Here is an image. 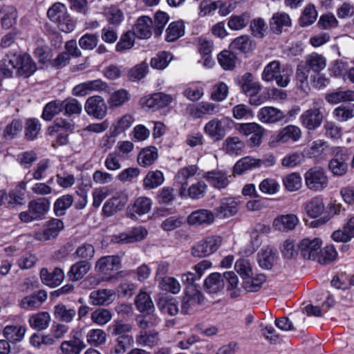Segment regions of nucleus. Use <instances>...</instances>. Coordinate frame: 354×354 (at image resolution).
<instances>
[{"mask_svg":"<svg viewBox=\"0 0 354 354\" xmlns=\"http://www.w3.org/2000/svg\"><path fill=\"white\" fill-rule=\"evenodd\" d=\"M0 70L7 77H11L15 70L18 75L28 77L36 71V65L29 55L10 53L3 59Z\"/></svg>","mask_w":354,"mask_h":354,"instance_id":"obj_1","label":"nucleus"},{"mask_svg":"<svg viewBox=\"0 0 354 354\" xmlns=\"http://www.w3.org/2000/svg\"><path fill=\"white\" fill-rule=\"evenodd\" d=\"M48 18L57 24L59 28L64 32H72L75 26V23L73 21L67 13V9L64 4L57 2L55 3L47 12Z\"/></svg>","mask_w":354,"mask_h":354,"instance_id":"obj_2","label":"nucleus"},{"mask_svg":"<svg viewBox=\"0 0 354 354\" xmlns=\"http://www.w3.org/2000/svg\"><path fill=\"white\" fill-rule=\"evenodd\" d=\"M324 120V102L315 99L313 107L305 111L300 116L301 124L308 130H315L319 127Z\"/></svg>","mask_w":354,"mask_h":354,"instance_id":"obj_3","label":"nucleus"},{"mask_svg":"<svg viewBox=\"0 0 354 354\" xmlns=\"http://www.w3.org/2000/svg\"><path fill=\"white\" fill-rule=\"evenodd\" d=\"M290 75L283 68L281 71V64L279 61H272L268 64L262 73V80L270 82L275 80L280 87H286L290 82Z\"/></svg>","mask_w":354,"mask_h":354,"instance_id":"obj_4","label":"nucleus"},{"mask_svg":"<svg viewBox=\"0 0 354 354\" xmlns=\"http://www.w3.org/2000/svg\"><path fill=\"white\" fill-rule=\"evenodd\" d=\"M304 180L306 187L315 192H320L328 185L326 171L319 167L309 169L304 174Z\"/></svg>","mask_w":354,"mask_h":354,"instance_id":"obj_5","label":"nucleus"},{"mask_svg":"<svg viewBox=\"0 0 354 354\" xmlns=\"http://www.w3.org/2000/svg\"><path fill=\"white\" fill-rule=\"evenodd\" d=\"M333 158L328 163V169L334 176H342L348 168V153L344 148L336 147L332 149Z\"/></svg>","mask_w":354,"mask_h":354,"instance_id":"obj_6","label":"nucleus"},{"mask_svg":"<svg viewBox=\"0 0 354 354\" xmlns=\"http://www.w3.org/2000/svg\"><path fill=\"white\" fill-rule=\"evenodd\" d=\"M223 238L218 235H211L200 241L192 248V254L196 257H204L215 252L221 245Z\"/></svg>","mask_w":354,"mask_h":354,"instance_id":"obj_7","label":"nucleus"},{"mask_svg":"<svg viewBox=\"0 0 354 354\" xmlns=\"http://www.w3.org/2000/svg\"><path fill=\"white\" fill-rule=\"evenodd\" d=\"M322 245V241L319 238H305L298 243L301 256L307 260H317Z\"/></svg>","mask_w":354,"mask_h":354,"instance_id":"obj_8","label":"nucleus"},{"mask_svg":"<svg viewBox=\"0 0 354 354\" xmlns=\"http://www.w3.org/2000/svg\"><path fill=\"white\" fill-rule=\"evenodd\" d=\"M84 109L88 115L101 120L106 115L107 106L102 97L94 95L86 100Z\"/></svg>","mask_w":354,"mask_h":354,"instance_id":"obj_9","label":"nucleus"},{"mask_svg":"<svg viewBox=\"0 0 354 354\" xmlns=\"http://www.w3.org/2000/svg\"><path fill=\"white\" fill-rule=\"evenodd\" d=\"M239 131L246 136H250L249 145L252 147L259 146L262 142V138L264 135V129L256 122L243 123L238 127Z\"/></svg>","mask_w":354,"mask_h":354,"instance_id":"obj_10","label":"nucleus"},{"mask_svg":"<svg viewBox=\"0 0 354 354\" xmlns=\"http://www.w3.org/2000/svg\"><path fill=\"white\" fill-rule=\"evenodd\" d=\"M121 267L120 259L118 256H105L101 257L95 265L96 269L104 275H109L107 280H111L113 276L111 272L118 271Z\"/></svg>","mask_w":354,"mask_h":354,"instance_id":"obj_11","label":"nucleus"},{"mask_svg":"<svg viewBox=\"0 0 354 354\" xmlns=\"http://www.w3.org/2000/svg\"><path fill=\"white\" fill-rule=\"evenodd\" d=\"M129 201L128 195L123 192L117 193L115 196L106 201L103 207V214L106 216H111L122 210Z\"/></svg>","mask_w":354,"mask_h":354,"instance_id":"obj_12","label":"nucleus"},{"mask_svg":"<svg viewBox=\"0 0 354 354\" xmlns=\"http://www.w3.org/2000/svg\"><path fill=\"white\" fill-rule=\"evenodd\" d=\"M236 82L240 86L242 93L246 95L259 94L261 89V86L255 81L251 73H245L243 75L238 76L236 78Z\"/></svg>","mask_w":354,"mask_h":354,"instance_id":"obj_13","label":"nucleus"},{"mask_svg":"<svg viewBox=\"0 0 354 354\" xmlns=\"http://www.w3.org/2000/svg\"><path fill=\"white\" fill-rule=\"evenodd\" d=\"M107 87V84L100 79L87 81L75 86L73 89V95L75 96H84L92 91H105Z\"/></svg>","mask_w":354,"mask_h":354,"instance_id":"obj_14","label":"nucleus"},{"mask_svg":"<svg viewBox=\"0 0 354 354\" xmlns=\"http://www.w3.org/2000/svg\"><path fill=\"white\" fill-rule=\"evenodd\" d=\"M239 202L234 198H223L220 205L215 208V213L219 218H224L235 215L238 212Z\"/></svg>","mask_w":354,"mask_h":354,"instance_id":"obj_15","label":"nucleus"},{"mask_svg":"<svg viewBox=\"0 0 354 354\" xmlns=\"http://www.w3.org/2000/svg\"><path fill=\"white\" fill-rule=\"evenodd\" d=\"M257 118L262 123L274 124L283 120L285 114L274 106H264L259 110Z\"/></svg>","mask_w":354,"mask_h":354,"instance_id":"obj_16","label":"nucleus"},{"mask_svg":"<svg viewBox=\"0 0 354 354\" xmlns=\"http://www.w3.org/2000/svg\"><path fill=\"white\" fill-rule=\"evenodd\" d=\"M198 171L196 165H189L180 169L175 176L176 183L180 185L179 194L181 196H187V180L193 177Z\"/></svg>","mask_w":354,"mask_h":354,"instance_id":"obj_17","label":"nucleus"},{"mask_svg":"<svg viewBox=\"0 0 354 354\" xmlns=\"http://www.w3.org/2000/svg\"><path fill=\"white\" fill-rule=\"evenodd\" d=\"M187 221L190 225H210L214 221V214L209 209H200L192 212Z\"/></svg>","mask_w":354,"mask_h":354,"instance_id":"obj_18","label":"nucleus"},{"mask_svg":"<svg viewBox=\"0 0 354 354\" xmlns=\"http://www.w3.org/2000/svg\"><path fill=\"white\" fill-rule=\"evenodd\" d=\"M204 131L214 141L221 140L226 134L225 121L214 118L205 125Z\"/></svg>","mask_w":354,"mask_h":354,"instance_id":"obj_19","label":"nucleus"},{"mask_svg":"<svg viewBox=\"0 0 354 354\" xmlns=\"http://www.w3.org/2000/svg\"><path fill=\"white\" fill-rule=\"evenodd\" d=\"M153 21L147 16H142L138 19L132 33L139 39L149 38L152 34Z\"/></svg>","mask_w":354,"mask_h":354,"instance_id":"obj_20","label":"nucleus"},{"mask_svg":"<svg viewBox=\"0 0 354 354\" xmlns=\"http://www.w3.org/2000/svg\"><path fill=\"white\" fill-rule=\"evenodd\" d=\"M89 299L94 306H104L112 303L115 299V292L110 289H100L92 291Z\"/></svg>","mask_w":354,"mask_h":354,"instance_id":"obj_21","label":"nucleus"},{"mask_svg":"<svg viewBox=\"0 0 354 354\" xmlns=\"http://www.w3.org/2000/svg\"><path fill=\"white\" fill-rule=\"evenodd\" d=\"M277 258V250L268 245L262 248L258 253L259 265L261 268L266 270L272 268Z\"/></svg>","mask_w":354,"mask_h":354,"instance_id":"obj_22","label":"nucleus"},{"mask_svg":"<svg viewBox=\"0 0 354 354\" xmlns=\"http://www.w3.org/2000/svg\"><path fill=\"white\" fill-rule=\"evenodd\" d=\"M218 106L207 102H201L191 105L188 110L189 115L194 118H201L205 115H212L217 112Z\"/></svg>","mask_w":354,"mask_h":354,"instance_id":"obj_23","label":"nucleus"},{"mask_svg":"<svg viewBox=\"0 0 354 354\" xmlns=\"http://www.w3.org/2000/svg\"><path fill=\"white\" fill-rule=\"evenodd\" d=\"M78 333L75 335L69 340L64 341L60 346V349L64 354H80L86 348V344L78 337Z\"/></svg>","mask_w":354,"mask_h":354,"instance_id":"obj_24","label":"nucleus"},{"mask_svg":"<svg viewBox=\"0 0 354 354\" xmlns=\"http://www.w3.org/2000/svg\"><path fill=\"white\" fill-rule=\"evenodd\" d=\"M225 286V275L218 272L209 274L204 281V288L209 293L221 291Z\"/></svg>","mask_w":354,"mask_h":354,"instance_id":"obj_25","label":"nucleus"},{"mask_svg":"<svg viewBox=\"0 0 354 354\" xmlns=\"http://www.w3.org/2000/svg\"><path fill=\"white\" fill-rule=\"evenodd\" d=\"M301 137V129L295 125H288L282 129L277 134L276 140L277 142L286 143L288 142H297Z\"/></svg>","mask_w":354,"mask_h":354,"instance_id":"obj_26","label":"nucleus"},{"mask_svg":"<svg viewBox=\"0 0 354 354\" xmlns=\"http://www.w3.org/2000/svg\"><path fill=\"white\" fill-rule=\"evenodd\" d=\"M298 222L299 219L295 214H286L275 218L272 225L279 231H290L295 229Z\"/></svg>","mask_w":354,"mask_h":354,"instance_id":"obj_27","label":"nucleus"},{"mask_svg":"<svg viewBox=\"0 0 354 354\" xmlns=\"http://www.w3.org/2000/svg\"><path fill=\"white\" fill-rule=\"evenodd\" d=\"M290 25L291 19L285 12L274 13L270 21V30L276 34H280L283 27H289Z\"/></svg>","mask_w":354,"mask_h":354,"instance_id":"obj_28","label":"nucleus"},{"mask_svg":"<svg viewBox=\"0 0 354 354\" xmlns=\"http://www.w3.org/2000/svg\"><path fill=\"white\" fill-rule=\"evenodd\" d=\"M245 148V143L238 137H227L223 143L222 149L229 155H240Z\"/></svg>","mask_w":354,"mask_h":354,"instance_id":"obj_29","label":"nucleus"},{"mask_svg":"<svg viewBox=\"0 0 354 354\" xmlns=\"http://www.w3.org/2000/svg\"><path fill=\"white\" fill-rule=\"evenodd\" d=\"M158 156V149L155 147H149L140 151L137 160L140 166L147 167L154 163Z\"/></svg>","mask_w":354,"mask_h":354,"instance_id":"obj_30","label":"nucleus"},{"mask_svg":"<svg viewBox=\"0 0 354 354\" xmlns=\"http://www.w3.org/2000/svg\"><path fill=\"white\" fill-rule=\"evenodd\" d=\"M91 264L86 261H80L73 264L68 272V278L73 281L82 279L90 270Z\"/></svg>","mask_w":354,"mask_h":354,"instance_id":"obj_31","label":"nucleus"},{"mask_svg":"<svg viewBox=\"0 0 354 354\" xmlns=\"http://www.w3.org/2000/svg\"><path fill=\"white\" fill-rule=\"evenodd\" d=\"M325 100L331 104L354 101V91H337L327 93Z\"/></svg>","mask_w":354,"mask_h":354,"instance_id":"obj_32","label":"nucleus"},{"mask_svg":"<svg viewBox=\"0 0 354 354\" xmlns=\"http://www.w3.org/2000/svg\"><path fill=\"white\" fill-rule=\"evenodd\" d=\"M164 180V175L161 171H149L143 179V187L146 189H155L160 186Z\"/></svg>","mask_w":354,"mask_h":354,"instance_id":"obj_33","label":"nucleus"},{"mask_svg":"<svg viewBox=\"0 0 354 354\" xmlns=\"http://www.w3.org/2000/svg\"><path fill=\"white\" fill-rule=\"evenodd\" d=\"M326 66L325 57L317 53H312L306 57V66L309 70H312L315 73H319Z\"/></svg>","mask_w":354,"mask_h":354,"instance_id":"obj_34","label":"nucleus"},{"mask_svg":"<svg viewBox=\"0 0 354 354\" xmlns=\"http://www.w3.org/2000/svg\"><path fill=\"white\" fill-rule=\"evenodd\" d=\"M25 333L26 328L21 326H6L3 330V335L6 340L12 343L21 342Z\"/></svg>","mask_w":354,"mask_h":354,"instance_id":"obj_35","label":"nucleus"},{"mask_svg":"<svg viewBox=\"0 0 354 354\" xmlns=\"http://www.w3.org/2000/svg\"><path fill=\"white\" fill-rule=\"evenodd\" d=\"M136 341L140 346L152 348L159 342L158 333L155 331L140 330L136 337Z\"/></svg>","mask_w":354,"mask_h":354,"instance_id":"obj_36","label":"nucleus"},{"mask_svg":"<svg viewBox=\"0 0 354 354\" xmlns=\"http://www.w3.org/2000/svg\"><path fill=\"white\" fill-rule=\"evenodd\" d=\"M44 301V291L39 290L37 293L23 298L20 306L24 309H34L39 308Z\"/></svg>","mask_w":354,"mask_h":354,"instance_id":"obj_37","label":"nucleus"},{"mask_svg":"<svg viewBox=\"0 0 354 354\" xmlns=\"http://www.w3.org/2000/svg\"><path fill=\"white\" fill-rule=\"evenodd\" d=\"M207 181L218 189L225 188L229 183L226 173L221 171H212L205 174Z\"/></svg>","mask_w":354,"mask_h":354,"instance_id":"obj_38","label":"nucleus"},{"mask_svg":"<svg viewBox=\"0 0 354 354\" xmlns=\"http://www.w3.org/2000/svg\"><path fill=\"white\" fill-rule=\"evenodd\" d=\"M135 304L137 309L141 313L150 314L154 309V305L150 296L142 290L136 297Z\"/></svg>","mask_w":354,"mask_h":354,"instance_id":"obj_39","label":"nucleus"},{"mask_svg":"<svg viewBox=\"0 0 354 354\" xmlns=\"http://www.w3.org/2000/svg\"><path fill=\"white\" fill-rule=\"evenodd\" d=\"M266 281V276L257 274L254 277L253 274L243 279L242 287L247 292H256L259 290L261 285Z\"/></svg>","mask_w":354,"mask_h":354,"instance_id":"obj_40","label":"nucleus"},{"mask_svg":"<svg viewBox=\"0 0 354 354\" xmlns=\"http://www.w3.org/2000/svg\"><path fill=\"white\" fill-rule=\"evenodd\" d=\"M305 210L310 217H318L324 210L323 200L318 197L313 198L306 204Z\"/></svg>","mask_w":354,"mask_h":354,"instance_id":"obj_41","label":"nucleus"},{"mask_svg":"<svg viewBox=\"0 0 354 354\" xmlns=\"http://www.w3.org/2000/svg\"><path fill=\"white\" fill-rule=\"evenodd\" d=\"M132 326L122 320H115L108 328V330L112 336H130L127 333L132 330Z\"/></svg>","mask_w":354,"mask_h":354,"instance_id":"obj_42","label":"nucleus"},{"mask_svg":"<svg viewBox=\"0 0 354 354\" xmlns=\"http://www.w3.org/2000/svg\"><path fill=\"white\" fill-rule=\"evenodd\" d=\"M151 208V201L147 197H139L136 200L131 209V217H135L136 214L142 215L149 212Z\"/></svg>","mask_w":354,"mask_h":354,"instance_id":"obj_43","label":"nucleus"},{"mask_svg":"<svg viewBox=\"0 0 354 354\" xmlns=\"http://www.w3.org/2000/svg\"><path fill=\"white\" fill-rule=\"evenodd\" d=\"M333 115L339 122H346L354 117V104H342L333 111Z\"/></svg>","mask_w":354,"mask_h":354,"instance_id":"obj_44","label":"nucleus"},{"mask_svg":"<svg viewBox=\"0 0 354 354\" xmlns=\"http://www.w3.org/2000/svg\"><path fill=\"white\" fill-rule=\"evenodd\" d=\"M184 35V25L182 21H178L171 23L166 30L165 40L173 42Z\"/></svg>","mask_w":354,"mask_h":354,"instance_id":"obj_45","label":"nucleus"},{"mask_svg":"<svg viewBox=\"0 0 354 354\" xmlns=\"http://www.w3.org/2000/svg\"><path fill=\"white\" fill-rule=\"evenodd\" d=\"M64 223L58 218H52L46 223V240L55 239L64 229Z\"/></svg>","mask_w":354,"mask_h":354,"instance_id":"obj_46","label":"nucleus"},{"mask_svg":"<svg viewBox=\"0 0 354 354\" xmlns=\"http://www.w3.org/2000/svg\"><path fill=\"white\" fill-rule=\"evenodd\" d=\"M281 252L286 259H295L300 254L298 244L294 241L286 239L281 246Z\"/></svg>","mask_w":354,"mask_h":354,"instance_id":"obj_47","label":"nucleus"},{"mask_svg":"<svg viewBox=\"0 0 354 354\" xmlns=\"http://www.w3.org/2000/svg\"><path fill=\"white\" fill-rule=\"evenodd\" d=\"M115 345L111 351V354H124L127 350L133 346V336L117 337Z\"/></svg>","mask_w":354,"mask_h":354,"instance_id":"obj_48","label":"nucleus"},{"mask_svg":"<svg viewBox=\"0 0 354 354\" xmlns=\"http://www.w3.org/2000/svg\"><path fill=\"white\" fill-rule=\"evenodd\" d=\"M236 56L229 50H223L218 55V61L221 66L225 70H232L236 63Z\"/></svg>","mask_w":354,"mask_h":354,"instance_id":"obj_49","label":"nucleus"},{"mask_svg":"<svg viewBox=\"0 0 354 354\" xmlns=\"http://www.w3.org/2000/svg\"><path fill=\"white\" fill-rule=\"evenodd\" d=\"M73 203V197L70 194L64 195L56 200L54 203V212L56 216H61L65 214Z\"/></svg>","mask_w":354,"mask_h":354,"instance_id":"obj_50","label":"nucleus"},{"mask_svg":"<svg viewBox=\"0 0 354 354\" xmlns=\"http://www.w3.org/2000/svg\"><path fill=\"white\" fill-rule=\"evenodd\" d=\"M308 71V69L304 64H300L297 67L296 84L304 91L309 90Z\"/></svg>","mask_w":354,"mask_h":354,"instance_id":"obj_51","label":"nucleus"},{"mask_svg":"<svg viewBox=\"0 0 354 354\" xmlns=\"http://www.w3.org/2000/svg\"><path fill=\"white\" fill-rule=\"evenodd\" d=\"M337 252L333 245H326L323 249L320 248L317 261L320 264H328L335 260Z\"/></svg>","mask_w":354,"mask_h":354,"instance_id":"obj_52","label":"nucleus"},{"mask_svg":"<svg viewBox=\"0 0 354 354\" xmlns=\"http://www.w3.org/2000/svg\"><path fill=\"white\" fill-rule=\"evenodd\" d=\"M172 55L162 51L158 53L151 59V66L153 68L162 70L165 68L172 60Z\"/></svg>","mask_w":354,"mask_h":354,"instance_id":"obj_53","label":"nucleus"},{"mask_svg":"<svg viewBox=\"0 0 354 354\" xmlns=\"http://www.w3.org/2000/svg\"><path fill=\"white\" fill-rule=\"evenodd\" d=\"M106 334L102 329H91L86 335L87 342L93 346H99L105 343Z\"/></svg>","mask_w":354,"mask_h":354,"instance_id":"obj_54","label":"nucleus"},{"mask_svg":"<svg viewBox=\"0 0 354 354\" xmlns=\"http://www.w3.org/2000/svg\"><path fill=\"white\" fill-rule=\"evenodd\" d=\"M129 95L125 89H119L111 94L108 103L111 108L118 107L129 101Z\"/></svg>","mask_w":354,"mask_h":354,"instance_id":"obj_55","label":"nucleus"},{"mask_svg":"<svg viewBox=\"0 0 354 354\" xmlns=\"http://www.w3.org/2000/svg\"><path fill=\"white\" fill-rule=\"evenodd\" d=\"M257 159L250 156H246L239 160L234 167V171L237 174H241L244 171L254 167H258Z\"/></svg>","mask_w":354,"mask_h":354,"instance_id":"obj_56","label":"nucleus"},{"mask_svg":"<svg viewBox=\"0 0 354 354\" xmlns=\"http://www.w3.org/2000/svg\"><path fill=\"white\" fill-rule=\"evenodd\" d=\"M93 323L102 326L107 324L112 319L111 312L106 308H97L91 315Z\"/></svg>","mask_w":354,"mask_h":354,"instance_id":"obj_57","label":"nucleus"},{"mask_svg":"<svg viewBox=\"0 0 354 354\" xmlns=\"http://www.w3.org/2000/svg\"><path fill=\"white\" fill-rule=\"evenodd\" d=\"M317 18V12L313 5H308L304 8L299 19L301 26H308L313 24Z\"/></svg>","mask_w":354,"mask_h":354,"instance_id":"obj_58","label":"nucleus"},{"mask_svg":"<svg viewBox=\"0 0 354 354\" xmlns=\"http://www.w3.org/2000/svg\"><path fill=\"white\" fill-rule=\"evenodd\" d=\"M55 316L57 319L65 322H71L76 315L74 309H68L63 304H58L55 306Z\"/></svg>","mask_w":354,"mask_h":354,"instance_id":"obj_59","label":"nucleus"},{"mask_svg":"<svg viewBox=\"0 0 354 354\" xmlns=\"http://www.w3.org/2000/svg\"><path fill=\"white\" fill-rule=\"evenodd\" d=\"M173 100L170 95L164 93H157L152 95L151 97L148 100L149 106H157L161 108L167 106Z\"/></svg>","mask_w":354,"mask_h":354,"instance_id":"obj_60","label":"nucleus"},{"mask_svg":"<svg viewBox=\"0 0 354 354\" xmlns=\"http://www.w3.org/2000/svg\"><path fill=\"white\" fill-rule=\"evenodd\" d=\"M62 102L65 115H80L82 112V106L77 99L68 98Z\"/></svg>","mask_w":354,"mask_h":354,"instance_id":"obj_61","label":"nucleus"},{"mask_svg":"<svg viewBox=\"0 0 354 354\" xmlns=\"http://www.w3.org/2000/svg\"><path fill=\"white\" fill-rule=\"evenodd\" d=\"M230 47L243 53H248L252 50V44L248 36L242 35L234 39L231 43Z\"/></svg>","mask_w":354,"mask_h":354,"instance_id":"obj_62","label":"nucleus"},{"mask_svg":"<svg viewBox=\"0 0 354 354\" xmlns=\"http://www.w3.org/2000/svg\"><path fill=\"white\" fill-rule=\"evenodd\" d=\"M159 287L173 294H177L180 290L179 282L175 278L170 277L162 278L159 281Z\"/></svg>","mask_w":354,"mask_h":354,"instance_id":"obj_63","label":"nucleus"},{"mask_svg":"<svg viewBox=\"0 0 354 354\" xmlns=\"http://www.w3.org/2000/svg\"><path fill=\"white\" fill-rule=\"evenodd\" d=\"M283 182L285 187L289 192L297 191L301 187V178L297 173L287 175L283 178Z\"/></svg>","mask_w":354,"mask_h":354,"instance_id":"obj_64","label":"nucleus"}]
</instances>
